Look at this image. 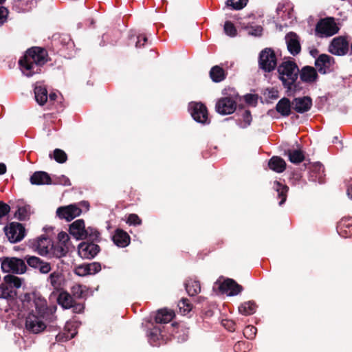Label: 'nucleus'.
<instances>
[{
	"label": "nucleus",
	"mask_w": 352,
	"mask_h": 352,
	"mask_svg": "<svg viewBox=\"0 0 352 352\" xmlns=\"http://www.w3.org/2000/svg\"><path fill=\"white\" fill-rule=\"evenodd\" d=\"M30 206H25L22 207H19L16 212L14 214L15 217H16L19 221H25L26 220L30 214Z\"/></svg>",
	"instance_id": "a19ab883"
},
{
	"label": "nucleus",
	"mask_w": 352,
	"mask_h": 352,
	"mask_svg": "<svg viewBox=\"0 0 352 352\" xmlns=\"http://www.w3.org/2000/svg\"><path fill=\"white\" fill-rule=\"evenodd\" d=\"M292 102L293 109L298 113L309 111L312 107V99L309 96L294 98Z\"/></svg>",
	"instance_id": "f3484780"
},
{
	"label": "nucleus",
	"mask_w": 352,
	"mask_h": 352,
	"mask_svg": "<svg viewBox=\"0 0 352 352\" xmlns=\"http://www.w3.org/2000/svg\"><path fill=\"white\" fill-rule=\"evenodd\" d=\"M245 101L248 104H255L257 102V97L256 95L248 94L245 96Z\"/></svg>",
	"instance_id": "13d9d810"
},
{
	"label": "nucleus",
	"mask_w": 352,
	"mask_h": 352,
	"mask_svg": "<svg viewBox=\"0 0 352 352\" xmlns=\"http://www.w3.org/2000/svg\"><path fill=\"white\" fill-rule=\"evenodd\" d=\"M58 302L65 309H70L73 306L74 300L72 295L67 292L60 293L58 297Z\"/></svg>",
	"instance_id": "72a5a7b5"
},
{
	"label": "nucleus",
	"mask_w": 352,
	"mask_h": 352,
	"mask_svg": "<svg viewBox=\"0 0 352 352\" xmlns=\"http://www.w3.org/2000/svg\"><path fill=\"white\" fill-rule=\"evenodd\" d=\"M10 211L8 204L0 201V219L7 215Z\"/></svg>",
	"instance_id": "603ef678"
},
{
	"label": "nucleus",
	"mask_w": 352,
	"mask_h": 352,
	"mask_svg": "<svg viewBox=\"0 0 352 352\" xmlns=\"http://www.w3.org/2000/svg\"><path fill=\"white\" fill-rule=\"evenodd\" d=\"M185 287L187 293L190 296H194L201 292L200 282L195 280H188L185 283Z\"/></svg>",
	"instance_id": "2f4dec72"
},
{
	"label": "nucleus",
	"mask_w": 352,
	"mask_h": 352,
	"mask_svg": "<svg viewBox=\"0 0 352 352\" xmlns=\"http://www.w3.org/2000/svg\"><path fill=\"white\" fill-rule=\"evenodd\" d=\"M269 168L276 173H283L286 169L285 161L278 156H273L268 162Z\"/></svg>",
	"instance_id": "a878e982"
},
{
	"label": "nucleus",
	"mask_w": 352,
	"mask_h": 352,
	"mask_svg": "<svg viewBox=\"0 0 352 352\" xmlns=\"http://www.w3.org/2000/svg\"><path fill=\"white\" fill-rule=\"evenodd\" d=\"M175 317V312L167 309H162L157 311L155 317L156 323H168Z\"/></svg>",
	"instance_id": "cd10ccee"
},
{
	"label": "nucleus",
	"mask_w": 352,
	"mask_h": 352,
	"mask_svg": "<svg viewBox=\"0 0 352 352\" xmlns=\"http://www.w3.org/2000/svg\"><path fill=\"white\" fill-rule=\"evenodd\" d=\"M58 239L59 244H65L67 245V242L69 240V235L65 232H60L58 234Z\"/></svg>",
	"instance_id": "5fc2aeb1"
},
{
	"label": "nucleus",
	"mask_w": 352,
	"mask_h": 352,
	"mask_svg": "<svg viewBox=\"0 0 352 352\" xmlns=\"http://www.w3.org/2000/svg\"><path fill=\"white\" fill-rule=\"evenodd\" d=\"M3 281L7 285L15 288H19L22 284V279L13 274H8L3 277Z\"/></svg>",
	"instance_id": "4c0bfd02"
},
{
	"label": "nucleus",
	"mask_w": 352,
	"mask_h": 352,
	"mask_svg": "<svg viewBox=\"0 0 352 352\" xmlns=\"http://www.w3.org/2000/svg\"><path fill=\"white\" fill-rule=\"evenodd\" d=\"M299 73L300 80L306 83H313L318 78L317 70L311 66H304Z\"/></svg>",
	"instance_id": "aec40b11"
},
{
	"label": "nucleus",
	"mask_w": 352,
	"mask_h": 352,
	"mask_svg": "<svg viewBox=\"0 0 352 352\" xmlns=\"http://www.w3.org/2000/svg\"><path fill=\"white\" fill-rule=\"evenodd\" d=\"M137 38L138 41L135 43L136 47H144L145 43L147 42V37L144 34L138 36Z\"/></svg>",
	"instance_id": "4d7b16f0"
},
{
	"label": "nucleus",
	"mask_w": 352,
	"mask_h": 352,
	"mask_svg": "<svg viewBox=\"0 0 352 352\" xmlns=\"http://www.w3.org/2000/svg\"><path fill=\"white\" fill-rule=\"evenodd\" d=\"M277 66V58L274 50L266 47L263 50L258 56V67L265 72L274 71Z\"/></svg>",
	"instance_id": "423d86ee"
},
{
	"label": "nucleus",
	"mask_w": 352,
	"mask_h": 352,
	"mask_svg": "<svg viewBox=\"0 0 352 352\" xmlns=\"http://www.w3.org/2000/svg\"><path fill=\"white\" fill-rule=\"evenodd\" d=\"M267 98L272 100H275L278 98V91L273 88L268 90Z\"/></svg>",
	"instance_id": "680f3d73"
},
{
	"label": "nucleus",
	"mask_w": 352,
	"mask_h": 352,
	"mask_svg": "<svg viewBox=\"0 0 352 352\" xmlns=\"http://www.w3.org/2000/svg\"><path fill=\"white\" fill-rule=\"evenodd\" d=\"M189 111L196 122L201 124L208 123V113L205 104L201 102H191L189 104Z\"/></svg>",
	"instance_id": "9d476101"
},
{
	"label": "nucleus",
	"mask_w": 352,
	"mask_h": 352,
	"mask_svg": "<svg viewBox=\"0 0 352 352\" xmlns=\"http://www.w3.org/2000/svg\"><path fill=\"white\" fill-rule=\"evenodd\" d=\"M170 333L179 341H185L188 337V328L184 322H174L170 325Z\"/></svg>",
	"instance_id": "6ab92c4d"
},
{
	"label": "nucleus",
	"mask_w": 352,
	"mask_h": 352,
	"mask_svg": "<svg viewBox=\"0 0 352 352\" xmlns=\"http://www.w3.org/2000/svg\"><path fill=\"white\" fill-rule=\"evenodd\" d=\"M1 270L3 272H12L22 274L27 271V265L24 260L16 257H5L1 262Z\"/></svg>",
	"instance_id": "0eeeda50"
},
{
	"label": "nucleus",
	"mask_w": 352,
	"mask_h": 352,
	"mask_svg": "<svg viewBox=\"0 0 352 352\" xmlns=\"http://www.w3.org/2000/svg\"><path fill=\"white\" fill-rule=\"evenodd\" d=\"M284 155H287L289 160L295 164H300L305 159L304 152L300 149H287L284 151Z\"/></svg>",
	"instance_id": "bb28decb"
},
{
	"label": "nucleus",
	"mask_w": 352,
	"mask_h": 352,
	"mask_svg": "<svg viewBox=\"0 0 352 352\" xmlns=\"http://www.w3.org/2000/svg\"><path fill=\"white\" fill-rule=\"evenodd\" d=\"M248 0H227L226 6L234 10H241L248 3Z\"/></svg>",
	"instance_id": "37998d69"
},
{
	"label": "nucleus",
	"mask_w": 352,
	"mask_h": 352,
	"mask_svg": "<svg viewBox=\"0 0 352 352\" xmlns=\"http://www.w3.org/2000/svg\"><path fill=\"white\" fill-rule=\"evenodd\" d=\"M13 292L9 289L8 286L6 283H1L0 285V298L10 299L14 298Z\"/></svg>",
	"instance_id": "79ce46f5"
},
{
	"label": "nucleus",
	"mask_w": 352,
	"mask_h": 352,
	"mask_svg": "<svg viewBox=\"0 0 352 352\" xmlns=\"http://www.w3.org/2000/svg\"><path fill=\"white\" fill-rule=\"evenodd\" d=\"M177 306L179 307V312L182 315L188 314L192 309V305L187 298L181 299L179 301Z\"/></svg>",
	"instance_id": "58836bf2"
},
{
	"label": "nucleus",
	"mask_w": 352,
	"mask_h": 352,
	"mask_svg": "<svg viewBox=\"0 0 352 352\" xmlns=\"http://www.w3.org/2000/svg\"><path fill=\"white\" fill-rule=\"evenodd\" d=\"M338 233L343 237L352 234V218H342L337 226Z\"/></svg>",
	"instance_id": "393cba45"
},
{
	"label": "nucleus",
	"mask_w": 352,
	"mask_h": 352,
	"mask_svg": "<svg viewBox=\"0 0 352 352\" xmlns=\"http://www.w3.org/2000/svg\"><path fill=\"white\" fill-rule=\"evenodd\" d=\"M256 328L252 325L247 326L243 331V335L248 339H253L256 333Z\"/></svg>",
	"instance_id": "09e8293b"
},
{
	"label": "nucleus",
	"mask_w": 352,
	"mask_h": 352,
	"mask_svg": "<svg viewBox=\"0 0 352 352\" xmlns=\"http://www.w3.org/2000/svg\"><path fill=\"white\" fill-rule=\"evenodd\" d=\"M49 60L47 51L43 47L34 46L27 50L19 59V65L23 74L31 77L39 74L41 67Z\"/></svg>",
	"instance_id": "f03ea898"
},
{
	"label": "nucleus",
	"mask_w": 352,
	"mask_h": 352,
	"mask_svg": "<svg viewBox=\"0 0 352 352\" xmlns=\"http://www.w3.org/2000/svg\"><path fill=\"white\" fill-rule=\"evenodd\" d=\"M48 98H49L50 102H53L56 99L57 95L56 93H50L48 95Z\"/></svg>",
	"instance_id": "338daca9"
},
{
	"label": "nucleus",
	"mask_w": 352,
	"mask_h": 352,
	"mask_svg": "<svg viewBox=\"0 0 352 352\" xmlns=\"http://www.w3.org/2000/svg\"><path fill=\"white\" fill-rule=\"evenodd\" d=\"M48 281L55 290H58L62 286L63 274L59 272H54L48 277Z\"/></svg>",
	"instance_id": "473e14b6"
},
{
	"label": "nucleus",
	"mask_w": 352,
	"mask_h": 352,
	"mask_svg": "<svg viewBox=\"0 0 352 352\" xmlns=\"http://www.w3.org/2000/svg\"><path fill=\"white\" fill-rule=\"evenodd\" d=\"M54 159L60 164L65 163L67 160V155L60 148H56L53 153Z\"/></svg>",
	"instance_id": "c03bdc74"
},
{
	"label": "nucleus",
	"mask_w": 352,
	"mask_h": 352,
	"mask_svg": "<svg viewBox=\"0 0 352 352\" xmlns=\"http://www.w3.org/2000/svg\"><path fill=\"white\" fill-rule=\"evenodd\" d=\"M25 260L27 262V264L36 270L38 268V264L41 263V261H42L41 258L37 257V256H30V255H27L25 257Z\"/></svg>",
	"instance_id": "49530a36"
},
{
	"label": "nucleus",
	"mask_w": 352,
	"mask_h": 352,
	"mask_svg": "<svg viewBox=\"0 0 352 352\" xmlns=\"http://www.w3.org/2000/svg\"><path fill=\"white\" fill-rule=\"evenodd\" d=\"M4 231L10 242L13 243L21 241L25 236L24 226L18 222L10 223L4 228Z\"/></svg>",
	"instance_id": "1a4fd4ad"
},
{
	"label": "nucleus",
	"mask_w": 352,
	"mask_h": 352,
	"mask_svg": "<svg viewBox=\"0 0 352 352\" xmlns=\"http://www.w3.org/2000/svg\"><path fill=\"white\" fill-rule=\"evenodd\" d=\"M126 223L130 226H140L142 224V219L136 214H130L128 216Z\"/></svg>",
	"instance_id": "8fccbe9b"
},
{
	"label": "nucleus",
	"mask_w": 352,
	"mask_h": 352,
	"mask_svg": "<svg viewBox=\"0 0 352 352\" xmlns=\"http://www.w3.org/2000/svg\"><path fill=\"white\" fill-rule=\"evenodd\" d=\"M21 300L23 307L28 309L34 307L25 318V329L36 334L43 331L47 327L43 320H50L53 313L52 309L48 307L45 298L38 293L32 292L25 294Z\"/></svg>",
	"instance_id": "f257e3e1"
},
{
	"label": "nucleus",
	"mask_w": 352,
	"mask_h": 352,
	"mask_svg": "<svg viewBox=\"0 0 352 352\" xmlns=\"http://www.w3.org/2000/svg\"><path fill=\"white\" fill-rule=\"evenodd\" d=\"M130 236L129 234L122 229L118 228L116 230L114 234L112 236L113 243L118 247L125 248L130 243Z\"/></svg>",
	"instance_id": "4be33fe9"
},
{
	"label": "nucleus",
	"mask_w": 352,
	"mask_h": 352,
	"mask_svg": "<svg viewBox=\"0 0 352 352\" xmlns=\"http://www.w3.org/2000/svg\"><path fill=\"white\" fill-rule=\"evenodd\" d=\"M256 305L254 301H248L241 304L239 307V311L245 316L252 315L255 313Z\"/></svg>",
	"instance_id": "f704fd0d"
},
{
	"label": "nucleus",
	"mask_w": 352,
	"mask_h": 352,
	"mask_svg": "<svg viewBox=\"0 0 352 352\" xmlns=\"http://www.w3.org/2000/svg\"><path fill=\"white\" fill-rule=\"evenodd\" d=\"M101 270V265L98 262L91 263H84L77 266L74 270V273L79 276L92 275L99 272Z\"/></svg>",
	"instance_id": "a211bd4d"
},
{
	"label": "nucleus",
	"mask_w": 352,
	"mask_h": 352,
	"mask_svg": "<svg viewBox=\"0 0 352 352\" xmlns=\"http://www.w3.org/2000/svg\"><path fill=\"white\" fill-rule=\"evenodd\" d=\"M74 338V334H71L70 336L67 333V336H65V333H59L56 336V339L58 341H63V340H70L71 338Z\"/></svg>",
	"instance_id": "e2e57ef3"
},
{
	"label": "nucleus",
	"mask_w": 352,
	"mask_h": 352,
	"mask_svg": "<svg viewBox=\"0 0 352 352\" xmlns=\"http://www.w3.org/2000/svg\"><path fill=\"white\" fill-rule=\"evenodd\" d=\"M82 213V210L75 204L60 206L56 210V215L61 219L71 221Z\"/></svg>",
	"instance_id": "ddd939ff"
},
{
	"label": "nucleus",
	"mask_w": 352,
	"mask_h": 352,
	"mask_svg": "<svg viewBox=\"0 0 352 352\" xmlns=\"http://www.w3.org/2000/svg\"><path fill=\"white\" fill-rule=\"evenodd\" d=\"M72 308H73L74 312L79 314L83 311L85 307L83 304L77 303L74 301V302H73V306L72 307Z\"/></svg>",
	"instance_id": "052dcab7"
},
{
	"label": "nucleus",
	"mask_w": 352,
	"mask_h": 352,
	"mask_svg": "<svg viewBox=\"0 0 352 352\" xmlns=\"http://www.w3.org/2000/svg\"><path fill=\"white\" fill-rule=\"evenodd\" d=\"M277 72L283 87L291 90L298 76L299 69L297 64L292 60L283 61L278 66Z\"/></svg>",
	"instance_id": "7ed1b4c3"
},
{
	"label": "nucleus",
	"mask_w": 352,
	"mask_h": 352,
	"mask_svg": "<svg viewBox=\"0 0 352 352\" xmlns=\"http://www.w3.org/2000/svg\"><path fill=\"white\" fill-rule=\"evenodd\" d=\"M222 324L230 331L235 330V323L232 320H224L222 322Z\"/></svg>",
	"instance_id": "bf43d9fd"
},
{
	"label": "nucleus",
	"mask_w": 352,
	"mask_h": 352,
	"mask_svg": "<svg viewBox=\"0 0 352 352\" xmlns=\"http://www.w3.org/2000/svg\"><path fill=\"white\" fill-rule=\"evenodd\" d=\"M346 193L348 195V196L352 199V184H350L348 188H347V190H346Z\"/></svg>",
	"instance_id": "774afa93"
},
{
	"label": "nucleus",
	"mask_w": 352,
	"mask_h": 352,
	"mask_svg": "<svg viewBox=\"0 0 352 352\" xmlns=\"http://www.w3.org/2000/svg\"><path fill=\"white\" fill-rule=\"evenodd\" d=\"M210 77L214 82H220L224 80L227 76V72L220 66H213L210 71Z\"/></svg>",
	"instance_id": "c85d7f7f"
},
{
	"label": "nucleus",
	"mask_w": 352,
	"mask_h": 352,
	"mask_svg": "<svg viewBox=\"0 0 352 352\" xmlns=\"http://www.w3.org/2000/svg\"><path fill=\"white\" fill-rule=\"evenodd\" d=\"M340 30L339 27L331 16L320 19L315 28V34L319 37H329L337 34Z\"/></svg>",
	"instance_id": "39448f33"
},
{
	"label": "nucleus",
	"mask_w": 352,
	"mask_h": 352,
	"mask_svg": "<svg viewBox=\"0 0 352 352\" xmlns=\"http://www.w3.org/2000/svg\"><path fill=\"white\" fill-rule=\"evenodd\" d=\"M274 188L278 193V198L280 199L279 205L282 206L286 201L289 187L276 181L274 182Z\"/></svg>",
	"instance_id": "7c9ffc66"
},
{
	"label": "nucleus",
	"mask_w": 352,
	"mask_h": 352,
	"mask_svg": "<svg viewBox=\"0 0 352 352\" xmlns=\"http://www.w3.org/2000/svg\"><path fill=\"white\" fill-rule=\"evenodd\" d=\"M310 177L313 182H322L323 177L324 176V168L320 162H315L311 165Z\"/></svg>",
	"instance_id": "b1692460"
},
{
	"label": "nucleus",
	"mask_w": 352,
	"mask_h": 352,
	"mask_svg": "<svg viewBox=\"0 0 352 352\" xmlns=\"http://www.w3.org/2000/svg\"><path fill=\"white\" fill-rule=\"evenodd\" d=\"M35 100L40 105H44L47 101L48 94L47 89L42 85H36L34 87Z\"/></svg>",
	"instance_id": "c756f323"
},
{
	"label": "nucleus",
	"mask_w": 352,
	"mask_h": 352,
	"mask_svg": "<svg viewBox=\"0 0 352 352\" xmlns=\"http://www.w3.org/2000/svg\"><path fill=\"white\" fill-rule=\"evenodd\" d=\"M285 41L287 50L293 56L298 55L301 51L300 38L298 35L294 32H289L285 35Z\"/></svg>",
	"instance_id": "dca6fc26"
},
{
	"label": "nucleus",
	"mask_w": 352,
	"mask_h": 352,
	"mask_svg": "<svg viewBox=\"0 0 352 352\" xmlns=\"http://www.w3.org/2000/svg\"><path fill=\"white\" fill-rule=\"evenodd\" d=\"M50 240L48 238L43 236L41 237L38 239L36 245V248L37 250L38 253L41 255L44 256L46 255L49 250H48V245L50 244Z\"/></svg>",
	"instance_id": "e433bc0d"
},
{
	"label": "nucleus",
	"mask_w": 352,
	"mask_h": 352,
	"mask_svg": "<svg viewBox=\"0 0 352 352\" xmlns=\"http://www.w3.org/2000/svg\"><path fill=\"white\" fill-rule=\"evenodd\" d=\"M236 109V102L230 97L219 98L215 104L216 111L221 115H229Z\"/></svg>",
	"instance_id": "9b49d317"
},
{
	"label": "nucleus",
	"mask_w": 352,
	"mask_h": 352,
	"mask_svg": "<svg viewBox=\"0 0 352 352\" xmlns=\"http://www.w3.org/2000/svg\"><path fill=\"white\" fill-rule=\"evenodd\" d=\"M275 109L282 117H288L292 113V102L288 98L283 97L276 104Z\"/></svg>",
	"instance_id": "412c9836"
},
{
	"label": "nucleus",
	"mask_w": 352,
	"mask_h": 352,
	"mask_svg": "<svg viewBox=\"0 0 352 352\" xmlns=\"http://www.w3.org/2000/svg\"><path fill=\"white\" fill-rule=\"evenodd\" d=\"M36 270H38L41 274H47L52 270L51 264L42 260L41 263L38 264V268Z\"/></svg>",
	"instance_id": "3c124183"
},
{
	"label": "nucleus",
	"mask_w": 352,
	"mask_h": 352,
	"mask_svg": "<svg viewBox=\"0 0 352 352\" xmlns=\"http://www.w3.org/2000/svg\"><path fill=\"white\" fill-rule=\"evenodd\" d=\"M263 28L261 25L251 27L248 31V34L252 36H261L262 34Z\"/></svg>",
	"instance_id": "864d4df0"
},
{
	"label": "nucleus",
	"mask_w": 352,
	"mask_h": 352,
	"mask_svg": "<svg viewBox=\"0 0 352 352\" xmlns=\"http://www.w3.org/2000/svg\"><path fill=\"white\" fill-rule=\"evenodd\" d=\"M71 293L73 298H84L87 296V289L85 285L76 284L72 287Z\"/></svg>",
	"instance_id": "c9c22d12"
},
{
	"label": "nucleus",
	"mask_w": 352,
	"mask_h": 352,
	"mask_svg": "<svg viewBox=\"0 0 352 352\" xmlns=\"http://www.w3.org/2000/svg\"><path fill=\"white\" fill-rule=\"evenodd\" d=\"M9 11L4 6H0V23H3L8 17Z\"/></svg>",
	"instance_id": "6e6d98bb"
},
{
	"label": "nucleus",
	"mask_w": 352,
	"mask_h": 352,
	"mask_svg": "<svg viewBox=\"0 0 352 352\" xmlns=\"http://www.w3.org/2000/svg\"><path fill=\"white\" fill-rule=\"evenodd\" d=\"M224 32L229 36L234 37L237 34L234 25L230 21H226L223 27Z\"/></svg>",
	"instance_id": "a18cd8bd"
},
{
	"label": "nucleus",
	"mask_w": 352,
	"mask_h": 352,
	"mask_svg": "<svg viewBox=\"0 0 352 352\" xmlns=\"http://www.w3.org/2000/svg\"><path fill=\"white\" fill-rule=\"evenodd\" d=\"M335 64V59L333 57L326 54H322L315 60V66L320 74H326L331 72L332 69L331 67Z\"/></svg>",
	"instance_id": "4468645a"
},
{
	"label": "nucleus",
	"mask_w": 352,
	"mask_h": 352,
	"mask_svg": "<svg viewBox=\"0 0 352 352\" xmlns=\"http://www.w3.org/2000/svg\"><path fill=\"white\" fill-rule=\"evenodd\" d=\"M100 241V236L97 240H86L81 242L78 247V254L83 258L91 259L100 251V246L96 244Z\"/></svg>",
	"instance_id": "6e6552de"
},
{
	"label": "nucleus",
	"mask_w": 352,
	"mask_h": 352,
	"mask_svg": "<svg viewBox=\"0 0 352 352\" xmlns=\"http://www.w3.org/2000/svg\"><path fill=\"white\" fill-rule=\"evenodd\" d=\"M243 123L239 124L241 128H246L252 122V115L250 110H245L242 113Z\"/></svg>",
	"instance_id": "de8ad7c7"
},
{
	"label": "nucleus",
	"mask_w": 352,
	"mask_h": 352,
	"mask_svg": "<svg viewBox=\"0 0 352 352\" xmlns=\"http://www.w3.org/2000/svg\"><path fill=\"white\" fill-rule=\"evenodd\" d=\"M300 89V87L299 86V83H297L296 81L294 85H292V88L291 90L287 89V92L292 91L294 93L296 92L297 91H299Z\"/></svg>",
	"instance_id": "0e129e2a"
},
{
	"label": "nucleus",
	"mask_w": 352,
	"mask_h": 352,
	"mask_svg": "<svg viewBox=\"0 0 352 352\" xmlns=\"http://www.w3.org/2000/svg\"><path fill=\"white\" fill-rule=\"evenodd\" d=\"M7 171V167L4 163H0V175H3Z\"/></svg>",
	"instance_id": "69168bd1"
},
{
	"label": "nucleus",
	"mask_w": 352,
	"mask_h": 352,
	"mask_svg": "<svg viewBox=\"0 0 352 352\" xmlns=\"http://www.w3.org/2000/svg\"><path fill=\"white\" fill-rule=\"evenodd\" d=\"M32 185L51 184L52 179L50 175L44 171H36L30 178Z\"/></svg>",
	"instance_id": "5701e85b"
},
{
	"label": "nucleus",
	"mask_w": 352,
	"mask_h": 352,
	"mask_svg": "<svg viewBox=\"0 0 352 352\" xmlns=\"http://www.w3.org/2000/svg\"><path fill=\"white\" fill-rule=\"evenodd\" d=\"M349 51V42L343 36H338L331 41L329 46V52L336 56H344Z\"/></svg>",
	"instance_id": "f8f14e48"
},
{
	"label": "nucleus",
	"mask_w": 352,
	"mask_h": 352,
	"mask_svg": "<svg viewBox=\"0 0 352 352\" xmlns=\"http://www.w3.org/2000/svg\"><path fill=\"white\" fill-rule=\"evenodd\" d=\"M221 293H226L230 296H236L240 294L243 288L232 278H226L219 286Z\"/></svg>",
	"instance_id": "2eb2a0df"
},
{
	"label": "nucleus",
	"mask_w": 352,
	"mask_h": 352,
	"mask_svg": "<svg viewBox=\"0 0 352 352\" xmlns=\"http://www.w3.org/2000/svg\"><path fill=\"white\" fill-rule=\"evenodd\" d=\"M69 234L77 240H97L100 236V232L95 228H85L83 219H77L70 224Z\"/></svg>",
	"instance_id": "20e7f679"
},
{
	"label": "nucleus",
	"mask_w": 352,
	"mask_h": 352,
	"mask_svg": "<svg viewBox=\"0 0 352 352\" xmlns=\"http://www.w3.org/2000/svg\"><path fill=\"white\" fill-rule=\"evenodd\" d=\"M53 254L56 258H61L65 256L68 252V248L65 244H57L52 247Z\"/></svg>",
	"instance_id": "ea45409f"
}]
</instances>
